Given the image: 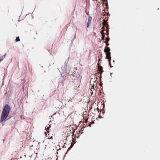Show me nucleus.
<instances>
[{
	"label": "nucleus",
	"mask_w": 160,
	"mask_h": 160,
	"mask_svg": "<svg viewBox=\"0 0 160 160\" xmlns=\"http://www.w3.org/2000/svg\"><path fill=\"white\" fill-rule=\"evenodd\" d=\"M98 118H102V117L101 116H99L98 117Z\"/></svg>",
	"instance_id": "16"
},
{
	"label": "nucleus",
	"mask_w": 160,
	"mask_h": 160,
	"mask_svg": "<svg viewBox=\"0 0 160 160\" xmlns=\"http://www.w3.org/2000/svg\"><path fill=\"white\" fill-rule=\"evenodd\" d=\"M67 152H67H67H66L65 153V154H66L67 153Z\"/></svg>",
	"instance_id": "24"
},
{
	"label": "nucleus",
	"mask_w": 160,
	"mask_h": 160,
	"mask_svg": "<svg viewBox=\"0 0 160 160\" xmlns=\"http://www.w3.org/2000/svg\"><path fill=\"white\" fill-rule=\"evenodd\" d=\"M106 45L108 46L109 45V43H106Z\"/></svg>",
	"instance_id": "17"
},
{
	"label": "nucleus",
	"mask_w": 160,
	"mask_h": 160,
	"mask_svg": "<svg viewBox=\"0 0 160 160\" xmlns=\"http://www.w3.org/2000/svg\"><path fill=\"white\" fill-rule=\"evenodd\" d=\"M94 76V75H92V77H93Z\"/></svg>",
	"instance_id": "29"
},
{
	"label": "nucleus",
	"mask_w": 160,
	"mask_h": 160,
	"mask_svg": "<svg viewBox=\"0 0 160 160\" xmlns=\"http://www.w3.org/2000/svg\"><path fill=\"white\" fill-rule=\"evenodd\" d=\"M41 67H42H42H43L42 66H41Z\"/></svg>",
	"instance_id": "33"
},
{
	"label": "nucleus",
	"mask_w": 160,
	"mask_h": 160,
	"mask_svg": "<svg viewBox=\"0 0 160 160\" xmlns=\"http://www.w3.org/2000/svg\"><path fill=\"white\" fill-rule=\"evenodd\" d=\"M101 74L100 75V78H101Z\"/></svg>",
	"instance_id": "28"
},
{
	"label": "nucleus",
	"mask_w": 160,
	"mask_h": 160,
	"mask_svg": "<svg viewBox=\"0 0 160 160\" xmlns=\"http://www.w3.org/2000/svg\"><path fill=\"white\" fill-rule=\"evenodd\" d=\"M15 40L16 42H18V41H20V39L19 38V37H16Z\"/></svg>",
	"instance_id": "9"
},
{
	"label": "nucleus",
	"mask_w": 160,
	"mask_h": 160,
	"mask_svg": "<svg viewBox=\"0 0 160 160\" xmlns=\"http://www.w3.org/2000/svg\"><path fill=\"white\" fill-rule=\"evenodd\" d=\"M11 108L8 104H6L4 106L2 112L0 122H2L7 118L11 111Z\"/></svg>",
	"instance_id": "2"
},
{
	"label": "nucleus",
	"mask_w": 160,
	"mask_h": 160,
	"mask_svg": "<svg viewBox=\"0 0 160 160\" xmlns=\"http://www.w3.org/2000/svg\"><path fill=\"white\" fill-rule=\"evenodd\" d=\"M83 129H84V128H83L82 127L81 128V129L80 130V131H83Z\"/></svg>",
	"instance_id": "14"
},
{
	"label": "nucleus",
	"mask_w": 160,
	"mask_h": 160,
	"mask_svg": "<svg viewBox=\"0 0 160 160\" xmlns=\"http://www.w3.org/2000/svg\"><path fill=\"white\" fill-rule=\"evenodd\" d=\"M15 119L14 118H10L7 119L5 121L9 125H12L14 123V122Z\"/></svg>",
	"instance_id": "3"
},
{
	"label": "nucleus",
	"mask_w": 160,
	"mask_h": 160,
	"mask_svg": "<svg viewBox=\"0 0 160 160\" xmlns=\"http://www.w3.org/2000/svg\"><path fill=\"white\" fill-rule=\"evenodd\" d=\"M79 137V136H78V137H77V138H78V137Z\"/></svg>",
	"instance_id": "32"
},
{
	"label": "nucleus",
	"mask_w": 160,
	"mask_h": 160,
	"mask_svg": "<svg viewBox=\"0 0 160 160\" xmlns=\"http://www.w3.org/2000/svg\"><path fill=\"white\" fill-rule=\"evenodd\" d=\"M48 125H49L48 127L47 126H46L45 127V130L47 132H49L50 131V130L49 129V127H50V125H49V124H48Z\"/></svg>",
	"instance_id": "8"
},
{
	"label": "nucleus",
	"mask_w": 160,
	"mask_h": 160,
	"mask_svg": "<svg viewBox=\"0 0 160 160\" xmlns=\"http://www.w3.org/2000/svg\"><path fill=\"white\" fill-rule=\"evenodd\" d=\"M65 154L64 155V156H63V159H64V157H65Z\"/></svg>",
	"instance_id": "20"
},
{
	"label": "nucleus",
	"mask_w": 160,
	"mask_h": 160,
	"mask_svg": "<svg viewBox=\"0 0 160 160\" xmlns=\"http://www.w3.org/2000/svg\"><path fill=\"white\" fill-rule=\"evenodd\" d=\"M4 125V124H3V123H2V125L3 126Z\"/></svg>",
	"instance_id": "31"
},
{
	"label": "nucleus",
	"mask_w": 160,
	"mask_h": 160,
	"mask_svg": "<svg viewBox=\"0 0 160 160\" xmlns=\"http://www.w3.org/2000/svg\"><path fill=\"white\" fill-rule=\"evenodd\" d=\"M106 48L104 49V51L106 53H108V55L111 56L110 49V48L108 47H106Z\"/></svg>",
	"instance_id": "5"
},
{
	"label": "nucleus",
	"mask_w": 160,
	"mask_h": 160,
	"mask_svg": "<svg viewBox=\"0 0 160 160\" xmlns=\"http://www.w3.org/2000/svg\"><path fill=\"white\" fill-rule=\"evenodd\" d=\"M4 125V124H3V123H2V125L3 126Z\"/></svg>",
	"instance_id": "30"
},
{
	"label": "nucleus",
	"mask_w": 160,
	"mask_h": 160,
	"mask_svg": "<svg viewBox=\"0 0 160 160\" xmlns=\"http://www.w3.org/2000/svg\"><path fill=\"white\" fill-rule=\"evenodd\" d=\"M73 146V144L72 143L71 145V146L68 148V149H71Z\"/></svg>",
	"instance_id": "13"
},
{
	"label": "nucleus",
	"mask_w": 160,
	"mask_h": 160,
	"mask_svg": "<svg viewBox=\"0 0 160 160\" xmlns=\"http://www.w3.org/2000/svg\"><path fill=\"white\" fill-rule=\"evenodd\" d=\"M60 83H61V82H58L59 84H60Z\"/></svg>",
	"instance_id": "19"
},
{
	"label": "nucleus",
	"mask_w": 160,
	"mask_h": 160,
	"mask_svg": "<svg viewBox=\"0 0 160 160\" xmlns=\"http://www.w3.org/2000/svg\"><path fill=\"white\" fill-rule=\"evenodd\" d=\"M70 69L69 67L67 66V63L65 62L64 65L61 67V69L60 71L61 75L63 77L66 74H67L68 76H70V78L72 79L71 82H73L74 84V89L78 91L81 77L80 75H78L77 76V79H76V77L73 74V72H70Z\"/></svg>",
	"instance_id": "1"
},
{
	"label": "nucleus",
	"mask_w": 160,
	"mask_h": 160,
	"mask_svg": "<svg viewBox=\"0 0 160 160\" xmlns=\"http://www.w3.org/2000/svg\"><path fill=\"white\" fill-rule=\"evenodd\" d=\"M113 62H114V60H113Z\"/></svg>",
	"instance_id": "25"
},
{
	"label": "nucleus",
	"mask_w": 160,
	"mask_h": 160,
	"mask_svg": "<svg viewBox=\"0 0 160 160\" xmlns=\"http://www.w3.org/2000/svg\"><path fill=\"white\" fill-rule=\"evenodd\" d=\"M102 34V40H104L103 42H106L104 40V38H105V33L103 32H102L101 33Z\"/></svg>",
	"instance_id": "7"
},
{
	"label": "nucleus",
	"mask_w": 160,
	"mask_h": 160,
	"mask_svg": "<svg viewBox=\"0 0 160 160\" xmlns=\"http://www.w3.org/2000/svg\"><path fill=\"white\" fill-rule=\"evenodd\" d=\"M69 101H72V100L70 99V100H69Z\"/></svg>",
	"instance_id": "27"
},
{
	"label": "nucleus",
	"mask_w": 160,
	"mask_h": 160,
	"mask_svg": "<svg viewBox=\"0 0 160 160\" xmlns=\"http://www.w3.org/2000/svg\"><path fill=\"white\" fill-rule=\"evenodd\" d=\"M106 41L108 42L110 40V38L108 36L107 38H106L105 39Z\"/></svg>",
	"instance_id": "10"
},
{
	"label": "nucleus",
	"mask_w": 160,
	"mask_h": 160,
	"mask_svg": "<svg viewBox=\"0 0 160 160\" xmlns=\"http://www.w3.org/2000/svg\"><path fill=\"white\" fill-rule=\"evenodd\" d=\"M69 149H68H68L67 150V152H68V151L69 150Z\"/></svg>",
	"instance_id": "21"
},
{
	"label": "nucleus",
	"mask_w": 160,
	"mask_h": 160,
	"mask_svg": "<svg viewBox=\"0 0 160 160\" xmlns=\"http://www.w3.org/2000/svg\"><path fill=\"white\" fill-rule=\"evenodd\" d=\"M110 74L111 77H112V73H110Z\"/></svg>",
	"instance_id": "23"
},
{
	"label": "nucleus",
	"mask_w": 160,
	"mask_h": 160,
	"mask_svg": "<svg viewBox=\"0 0 160 160\" xmlns=\"http://www.w3.org/2000/svg\"><path fill=\"white\" fill-rule=\"evenodd\" d=\"M3 58H0V62L1 61H2V60H3Z\"/></svg>",
	"instance_id": "15"
},
{
	"label": "nucleus",
	"mask_w": 160,
	"mask_h": 160,
	"mask_svg": "<svg viewBox=\"0 0 160 160\" xmlns=\"http://www.w3.org/2000/svg\"><path fill=\"white\" fill-rule=\"evenodd\" d=\"M106 32H107L106 35L107 36H108V35H109V29L108 28V29H107V30L106 31Z\"/></svg>",
	"instance_id": "11"
},
{
	"label": "nucleus",
	"mask_w": 160,
	"mask_h": 160,
	"mask_svg": "<svg viewBox=\"0 0 160 160\" xmlns=\"http://www.w3.org/2000/svg\"><path fill=\"white\" fill-rule=\"evenodd\" d=\"M76 36V34H75V35H74V38H75Z\"/></svg>",
	"instance_id": "18"
},
{
	"label": "nucleus",
	"mask_w": 160,
	"mask_h": 160,
	"mask_svg": "<svg viewBox=\"0 0 160 160\" xmlns=\"http://www.w3.org/2000/svg\"><path fill=\"white\" fill-rule=\"evenodd\" d=\"M95 78L93 79L92 78H91V81L92 80V81L93 82H95V81H94L95 80ZM96 79L95 80V81H96Z\"/></svg>",
	"instance_id": "12"
},
{
	"label": "nucleus",
	"mask_w": 160,
	"mask_h": 160,
	"mask_svg": "<svg viewBox=\"0 0 160 160\" xmlns=\"http://www.w3.org/2000/svg\"><path fill=\"white\" fill-rule=\"evenodd\" d=\"M92 19V18L89 16L88 18V20L87 24V27L88 28L89 26L91 25Z\"/></svg>",
	"instance_id": "6"
},
{
	"label": "nucleus",
	"mask_w": 160,
	"mask_h": 160,
	"mask_svg": "<svg viewBox=\"0 0 160 160\" xmlns=\"http://www.w3.org/2000/svg\"><path fill=\"white\" fill-rule=\"evenodd\" d=\"M83 133V132H81V134H82Z\"/></svg>",
	"instance_id": "26"
},
{
	"label": "nucleus",
	"mask_w": 160,
	"mask_h": 160,
	"mask_svg": "<svg viewBox=\"0 0 160 160\" xmlns=\"http://www.w3.org/2000/svg\"><path fill=\"white\" fill-rule=\"evenodd\" d=\"M106 55V57H105V58L106 59H108V62L109 63V64L110 65V67H112V66H111V56L108 55V53H105Z\"/></svg>",
	"instance_id": "4"
},
{
	"label": "nucleus",
	"mask_w": 160,
	"mask_h": 160,
	"mask_svg": "<svg viewBox=\"0 0 160 160\" xmlns=\"http://www.w3.org/2000/svg\"><path fill=\"white\" fill-rule=\"evenodd\" d=\"M6 55V54L4 55V58H5Z\"/></svg>",
	"instance_id": "22"
}]
</instances>
